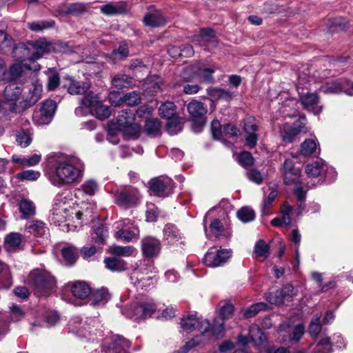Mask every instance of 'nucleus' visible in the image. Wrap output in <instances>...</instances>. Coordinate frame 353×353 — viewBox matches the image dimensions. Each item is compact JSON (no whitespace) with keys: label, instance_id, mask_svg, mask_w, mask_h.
I'll list each match as a JSON object with an SVG mask.
<instances>
[{"label":"nucleus","instance_id":"4468645a","mask_svg":"<svg viewBox=\"0 0 353 353\" xmlns=\"http://www.w3.org/2000/svg\"><path fill=\"white\" fill-rule=\"evenodd\" d=\"M300 87H297L299 95V99L303 108L307 110L318 114L322 111V107L319 105V97L316 93L304 92L299 90Z\"/></svg>","mask_w":353,"mask_h":353},{"label":"nucleus","instance_id":"20e7f679","mask_svg":"<svg viewBox=\"0 0 353 353\" xmlns=\"http://www.w3.org/2000/svg\"><path fill=\"white\" fill-rule=\"evenodd\" d=\"M26 69H30L26 64L13 62L8 67L4 59L0 57V83H8L21 78Z\"/></svg>","mask_w":353,"mask_h":353},{"label":"nucleus","instance_id":"1a4fd4ad","mask_svg":"<svg viewBox=\"0 0 353 353\" xmlns=\"http://www.w3.org/2000/svg\"><path fill=\"white\" fill-rule=\"evenodd\" d=\"M94 322L95 320L91 318L83 321L79 316L74 317L68 322L69 332L81 338H88L91 335V324Z\"/></svg>","mask_w":353,"mask_h":353},{"label":"nucleus","instance_id":"f704fd0d","mask_svg":"<svg viewBox=\"0 0 353 353\" xmlns=\"http://www.w3.org/2000/svg\"><path fill=\"white\" fill-rule=\"evenodd\" d=\"M300 153L304 157L319 154L316 142L312 139H305L301 145Z\"/></svg>","mask_w":353,"mask_h":353},{"label":"nucleus","instance_id":"473e14b6","mask_svg":"<svg viewBox=\"0 0 353 353\" xmlns=\"http://www.w3.org/2000/svg\"><path fill=\"white\" fill-rule=\"evenodd\" d=\"M100 10L105 15H115L124 12L125 6L123 2L110 3L102 6Z\"/></svg>","mask_w":353,"mask_h":353},{"label":"nucleus","instance_id":"774afa93","mask_svg":"<svg viewBox=\"0 0 353 353\" xmlns=\"http://www.w3.org/2000/svg\"><path fill=\"white\" fill-rule=\"evenodd\" d=\"M246 176L250 181L258 185L261 184L264 179L263 174L255 168L249 170L246 172Z\"/></svg>","mask_w":353,"mask_h":353},{"label":"nucleus","instance_id":"79ce46f5","mask_svg":"<svg viewBox=\"0 0 353 353\" xmlns=\"http://www.w3.org/2000/svg\"><path fill=\"white\" fill-rule=\"evenodd\" d=\"M101 101L97 94H95L92 92H88L83 99L81 100V104L83 107L90 108L92 112V110L98 105Z\"/></svg>","mask_w":353,"mask_h":353},{"label":"nucleus","instance_id":"a211bd4d","mask_svg":"<svg viewBox=\"0 0 353 353\" xmlns=\"http://www.w3.org/2000/svg\"><path fill=\"white\" fill-rule=\"evenodd\" d=\"M9 52H11L12 57L15 59L14 62L24 64L23 62L26 60H33L30 41L26 43H19L17 44H14V41H12V47L8 49Z\"/></svg>","mask_w":353,"mask_h":353},{"label":"nucleus","instance_id":"4d7b16f0","mask_svg":"<svg viewBox=\"0 0 353 353\" xmlns=\"http://www.w3.org/2000/svg\"><path fill=\"white\" fill-rule=\"evenodd\" d=\"M194 71L205 82L213 83L214 78L212 77V74L214 73V70L205 68L203 65H199L197 69L194 70Z\"/></svg>","mask_w":353,"mask_h":353},{"label":"nucleus","instance_id":"603ef678","mask_svg":"<svg viewBox=\"0 0 353 353\" xmlns=\"http://www.w3.org/2000/svg\"><path fill=\"white\" fill-rule=\"evenodd\" d=\"M92 113L100 120H104L108 118L111 114L110 109L108 106L103 105L101 101L92 111Z\"/></svg>","mask_w":353,"mask_h":353},{"label":"nucleus","instance_id":"423d86ee","mask_svg":"<svg viewBox=\"0 0 353 353\" xmlns=\"http://www.w3.org/2000/svg\"><path fill=\"white\" fill-rule=\"evenodd\" d=\"M232 251L230 249H217L210 248L205 254L204 263L211 268H216L225 264L232 257Z\"/></svg>","mask_w":353,"mask_h":353},{"label":"nucleus","instance_id":"72a5a7b5","mask_svg":"<svg viewBox=\"0 0 353 353\" xmlns=\"http://www.w3.org/2000/svg\"><path fill=\"white\" fill-rule=\"evenodd\" d=\"M91 292L89 285L82 281H78L74 283L72 287V293L74 296L83 299L90 295Z\"/></svg>","mask_w":353,"mask_h":353},{"label":"nucleus","instance_id":"2f4dec72","mask_svg":"<svg viewBox=\"0 0 353 353\" xmlns=\"http://www.w3.org/2000/svg\"><path fill=\"white\" fill-rule=\"evenodd\" d=\"M27 232L36 236H41L46 234L48 228L46 223L41 221H32L26 227Z\"/></svg>","mask_w":353,"mask_h":353},{"label":"nucleus","instance_id":"a878e982","mask_svg":"<svg viewBox=\"0 0 353 353\" xmlns=\"http://www.w3.org/2000/svg\"><path fill=\"white\" fill-rule=\"evenodd\" d=\"M130 346L131 343L120 335L113 336L108 345L112 353H130Z\"/></svg>","mask_w":353,"mask_h":353},{"label":"nucleus","instance_id":"bb28decb","mask_svg":"<svg viewBox=\"0 0 353 353\" xmlns=\"http://www.w3.org/2000/svg\"><path fill=\"white\" fill-rule=\"evenodd\" d=\"M209 229L211 234L219 240L228 239L232 234L230 228H224L219 219L212 221Z\"/></svg>","mask_w":353,"mask_h":353},{"label":"nucleus","instance_id":"052dcab7","mask_svg":"<svg viewBox=\"0 0 353 353\" xmlns=\"http://www.w3.org/2000/svg\"><path fill=\"white\" fill-rule=\"evenodd\" d=\"M25 316V312L21 307L16 304H12L10 307V317L13 321H19Z\"/></svg>","mask_w":353,"mask_h":353},{"label":"nucleus","instance_id":"69168bd1","mask_svg":"<svg viewBox=\"0 0 353 353\" xmlns=\"http://www.w3.org/2000/svg\"><path fill=\"white\" fill-rule=\"evenodd\" d=\"M129 54V51L126 44H120L119 48L114 50L112 57L114 60H122L125 59Z\"/></svg>","mask_w":353,"mask_h":353},{"label":"nucleus","instance_id":"680f3d73","mask_svg":"<svg viewBox=\"0 0 353 353\" xmlns=\"http://www.w3.org/2000/svg\"><path fill=\"white\" fill-rule=\"evenodd\" d=\"M266 307L267 305L264 303L260 302L253 304L245 311L244 316L245 318H252L259 312L265 310Z\"/></svg>","mask_w":353,"mask_h":353},{"label":"nucleus","instance_id":"aec40b11","mask_svg":"<svg viewBox=\"0 0 353 353\" xmlns=\"http://www.w3.org/2000/svg\"><path fill=\"white\" fill-rule=\"evenodd\" d=\"M294 294V287L290 284H287L275 292L270 293L268 296V300L272 304L280 305L285 301H290Z\"/></svg>","mask_w":353,"mask_h":353},{"label":"nucleus","instance_id":"e2e57ef3","mask_svg":"<svg viewBox=\"0 0 353 353\" xmlns=\"http://www.w3.org/2000/svg\"><path fill=\"white\" fill-rule=\"evenodd\" d=\"M292 208L288 203H284L281 207V216L280 217L282 219L283 222H284L285 225H290L292 222Z\"/></svg>","mask_w":353,"mask_h":353},{"label":"nucleus","instance_id":"f8f14e48","mask_svg":"<svg viewBox=\"0 0 353 353\" xmlns=\"http://www.w3.org/2000/svg\"><path fill=\"white\" fill-rule=\"evenodd\" d=\"M141 250L143 257L149 259L156 258L161 250V241L152 236H145L141 241Z\"/></svg>","mask_w":353,"mask_h":353},{"label":"nucleus","instance_id":"e433bc0d","mask_svg":"<svg viewBox=\"0 0 353 353\" xmlns=\"http://www.w3.org/2000/svg\"><path fill=\"white\" fill-rule=\"evenodd\" d=\"M45 73L47 76V90L48 91L54 90L60 85L59 74L54 69H48Z\"/></svg>","mask_w":353,"mask_h":353},{"label":"nucleus","instance_id":"f257e3e1","mask_svg":"<svg viewBox=\"0 0 353 353\" xmlns=\"http://www.w3.org/2000/svg\"><path fill=\"white\" fill-rule=\"evenodd\" d=\"M47 166L49 181L58 188L79 183L85 170L78 157L63 154L49 157Z\"/></svg>","mask_w":353,"mask_h":353},{"label":"nucleus","instance_id":"9b49d317","mask_svg":"<svg viewBox=\"0 0 353 353\" xmlns=\"http://www.w3.org/2000/svg\"><path fill=\"white\" fill-rule=\"evenodd\" d=\"M149 185L152 194L158 196H168L174 188V183L170 178H154L150 181Z\"/></svg>","mask_w":353,"mask_h":353},{"label":"nucleus","instance_id":"de8ad7c7","mask_svg":"<svg viewBox=\"0 0 353 353\" xmlns=\"http://www.w3.org/2000/svg\"><path fill=\"white\" fill-rule=\"evenodd\" d=\"M107 236V230L102 225L94 228L93 232L91 234V239L93 242L99 245H103Z\"/></svg>","mask_w":353,"mask_h":353},{"label":"nucleus","instance_id":"5701e85b","mask_svg":"<svg viewBox=\"0 0 353 353\" xmlns=\"http://www.w3.org/2000/svg\"><path fill=\"white\" fill-rule=\"evenodd\" d=\"M123 227V228L116 232V237L118 239L130 242L139 236V230L138 227L134 225L130 220H124Z\"/></svg>","mask_w":353,"mask_h":353},{"label":"nucleus","instance_id":"49530a36","mask_svg":"<svg viewBox=\"0 0 353 353\" xmlns=\"http://www.w3.org/2000/svg\"><path fill=\"white\" fill-rule=\"evenodd\" d=\"M159 112L162 117L170 118L176 115V105L171 101L165 102L160 105Z\"/></svg>","mask_w":353,"mask_h":353},{"label":"nucleus","instance_id":"9d476101","mask_svg":"<svg viewBox=\"0 0 353 353\" xmlns=\"http://www.w3.org/2000/svg\"><path fill=\"white\" fill-rule=\"evenodd\" d=\"M43 88L41 84H34L29 92L23 96V100L15 105L13 111L20 112L33 106L41 99Z\"/></svg>","mask_w":353,"mask_h":353},{"label":"nucleus","instance_id":"f3484780","mask_svg":"<svg viewBox=\"0 0 353 353\" xmlns=\"http://www.w3.org/2000/svg\"><path fill=\"white\" fill-rule=\"evenodd\" d=\"M305 117H303L292 125L288 124L284 125L283 131L281 132L283 141L285 143H292L299 133L305 132Z\"/></svg>","mask_w":353,"mask_h":353},{"label":"nucleus","instance_id":"cd10ccee","mask_svg":"<svg viewBox=\"0 0 353 353\" xmlns=\"http://www.w3.org/2000/svg\"><path fill=\"white\" fill-rule=\"evenodd\" d=\"M8 82L3 91V99L8 102L16 101L22 93V87L16 82Z\"/></svg>","mask_w":353,"mask_h":353},{"label":"nucleus","instance_id":"ea45409f","mask_svg":"<svg viewBox=\"0 0 353 353\" xmlns=\"http://www.w3.org/2000/svg\"><path fill=\"white\" fill-rule=\"evenodd\" d=\"M141 102V95L139 92L133 91L124 94L120 98L119 102L117 104L120 105V103H125L129 106H134L139 104Z\"/></svg>","mask_w":353,"mask_h":353},{"label":"nucleus","instance_id":"8fccbe9b","mask_svg":"<svg viewBox=\"0 0 353 353\" xmlns=\"http://www.w3.org/2000/svg\"><path fill=\"white\" fill-rule=\"evenodd\" d=\"M134 248L132 246L114 245L110 248V252L115 256H130L132 254Z\"/></svg>","mask_w":353,"mask_h":353},{"label":"nucleus","instance_id":"0eeeda50","mask_svg":"<svg viewBox=\"0 0 353 353\" xmlns=\"http://www.w3.org/2000/svg\"><path fill=\"white\" fill-rule=\"evenodd\" d=\"M140 200V194L137 188L128 187L118 190L116 193L115 203L124 208L136 206Z\"/></svg>","mask_w":353,"mask_h":353},{"label":"nucleus","instance_id":"5fc2aeb1","mask_svg":"<svg viewBox=\"0 0 353 353\" xmlns=\"http://www.w3.org/2000/svg\"><path fill=\"white\" fill-rule=\"evenodd\" d=\"M145 130L150 136H157L160 133V123L157 119H149L145 121Z\"/></svg>","mask_w":353,"mask_h":353},{"label":"nucleus","instance_id":"39448f33","mask_svg":"<svg viewBox=\"0 0 353 353\" xmlns=\"http://www.w3.org/2000/svg\"><path fill=\"white\" fill-rule=\"evenodd\" d=\"M181 327L186 332H192L197 330L201 332V335H198V341L200 344L203 342L204 334L208 332L210 328V323L208 320L199 319L195 315H189L181 319Z\"/></svg>","mask_w":353,"mask_h":353},{"label":"nucleus","instance_id":"7c9ffc66","mask_svg":"<svg viewBox=\"0 0 353 353\" xmlns=\"http://www.w3.org/2000/svg\"><path fill=\"white\" fill-rule=\"evenodd\" d=\"M104 263L105 267L113 272H121L128 269L127 263L124 260L115 256L105 259Z\"/></svg>","mask_w":353,"mask_h":353},{"label":"nucleus","instance_id":"c9c22d12","mask_svg":"<svg viewBox=\"0 0 353 353\" xmlns=\"http://www.w3.org/2000/svg\"><path fill=\"white\" fill-rule=\"evenodd\" d=\"M249 338L256 346L261 345L265 341V336L257 325H252L249 330Z\"/></svg>","mask_w":353,"mask_h":353},{"label":"nucleus","instance_id":"3c124183","mask_svg":"<svg viewBox=\"0 0 353 353\" xmlns=\"http://www.w3.org/2000/svg\"><path fill=\"white\" fill-rule=\"evenodd\" d=\"M238 218L243 223L252 221L255 219L254 211L249 207H243L237 212Z\"/></svg>","mask_w":353,"mask_h":353},{"label":"nucleus","instance_id":"dca6fc26","mask_svg":"<svg viewBox=\"0 0 353 353\" xmlns=\"http://www.w3.org/2000/svg\"><path fill=\"white\" fill-rule=\"evenodd\" d=\"M30 45L33 60H36L39 59L43 54L50 51L51 49L57 50L62 43H54L52 46V44L48 43L45 39L41 38L35 41H30Z\"/></svg>","mask_w":353,"mask_h":353},{"label":"nucleus","instance_id":"2eb2a0df","mask_svg":"<svg viewBox=\"0 0 353 353\" xmlns=\"http://www.w3.org/2000/svg\"><path fill=\"white\" fill-rule=\"evenodd\" d=\"M143 22L146 26L159 28L167 23V19L161 10H157L154 6L151 5L148 8Z\"/></svg>","mask_w":353,"mask_h":353},{"label":"nucleus","instance_id":"c03bdc74","mask_svg":"<svg viewBox=\"0 0 353 353\" xmlns=\"http://www.w3.org/2000/svg\"><path fill=\"white\" fill-rule=\"evenodd\" d=\"M208 94L214 99H224L228 101L232 97V94L228 90L217 88H209Z\"/></svg>","mask_w":353,"mask_h":353},{"label":"nucleus","instance_id":"b1692460","mask_svg":"<svg viewBox=\"0 0 353 353\" xmlns=\"http://www.w3.org/2000/svg\"><path fill=\"white\" fill-rule=\"evenodd\" d=\"M350 88V82L345 79H340L337 81H331L325 83L322 89L325 93L338 94L340 92H345L347 94H352L347 92Z\"/></svg>","mask_w":353,"mask_h":353},{"label":"nucleus","instance_id":"6e6552de","mask_svg":"<svg viewBox=\"0 0 353 353\" xmlns=\"http://www.w3.org/2000/svg\"><path fill=\"white\" fill-rule=\"evenodd\" d=\"M188 111L194 123V128H201L206 122L207 106L197 100H192L187 105Z\"/></svg>","mask_w":353,"mask_h":353},{"label":"nucleus","instance_id":"412c9836","mask_svg":"<svg viewBox=\"0 0 353 353\" xmlns=\"http://www.w3.org/2000/svg\"><path fill=\"white\" fill-rule=\"evenodd\" d=\"M144 274V272L141 269L134 270L130 275L131 283L137 289L146 290L153 285L157 281L155 276H145Z\"/></svg>","mask_w":353,"mask_h":353},{"label":"nucleus","instance_id":"a19ab883","mask_svg":"<svg viewBox=\"0 0 353 353\" xmlns=\"http://www.w3.org/2000/svg\"><path fill=\"white\" fill-rule=\"evenodd\" d=\"M61 254L65 262L72 265L78 258V250L75 247L68 245L61 250Z\"/></svg>","mask_w":353,"mask_h":353},{"label":"nucleus","instance_id":"f03ea898","mask_svg":"<svg viewBox=\"0 0 353 353\" xmlns=\"http://www.w3.org/2000/svg\"><path fill=\"white\" fill-rule=\"evenodd\" d=\"M28 284L37 296H47L56 286V280L49 272L35 270L28 276Z\"/></svg>","mask_w":353,"mask_h":353},{"label":"nucleus","instance_id":"58836bf2","mask_svg":"<svg viewBox=\"0 0 353 353\" xmlns=\"http://www.w3.org/2000/svg\"><path fill=\"white\" fill-rule=\"evenodd\" d=\"M166 119L168 120L166 126L169 134H174L182 130L183 118L174 115Z\"/></svg>","mask_w":353,"mask_h":353},{"label":"nucleus","instance_id":"c85d7f7f","mask_svg":"<svg viewBox=\"0 0 353 353\" xmlns=\"http://www.w3.org/2000/svg\"><path fill=\"white\" fill-rule=\"evenodd\" d=\"M163 238L169 244H175L181 239V233L178 228L172 224L165 225L163 229Z\"/></svg>","mask_w":353,"mask_h":353},{"label":"nucleus","instance_id":"393cba45","mask_svg":"<svg viewBox=\"0 0 353 353\" xmlns=\"http://www.w3.org/2000/svg\"><path fill=\"white\" fill-rule=\"evenodd\" d=\"M134 116L131 111H122L117 117V123L120 128H131L134 134L139 131V126L134 123Z\"/></svg>","mask_w":353,"mask_h":353},{"label":"nucleus","instance_id":"a18cd8bd","mask_svg":"<svg viewBox=\"0 0 353 353\" xmlns=\"http://www.w3.org/2000/svg\"><path fill=\"white\" fill-rule=\"evenodd\" d=\"M19 210L24 219H27L35 214L34 203L28 199H22L19 203Z\"/></svg>","mask_w":353,"mask_h":353},{"label":"nucleus","instance_id":"37998d69","mask_svg":"<svg viewBox=\"0 0 353 353\" xmlns=\"http://www.w3.org/2000/svg\"><path fill=\"white\" fill-rule=\"evenodd\" d=\"M110 299V294L107 290L100 289L96 290L92 296L91 305L93 306L98 305L101 303L104 304Z\"/></svg>","mask_w":353,"mask_h":353},{"label":"nucleus","instance_id":"7ed1b4c3","mask_svg":"<svg viewBox=\"0 0 353 353\" xmlns=\"http://www.w3.org/2000/svg\"><path fill=\"white\" fill-rule=\"evenodd\" d=\"M89 212L86 209L85 212L78 210L76 208L68 205L65 201L56 199L53 205L51 220L56 225L72 220L74 217L80 221L83 216H86Z\"/></svg>","mask_w":353,"mask_h":353},{"label":"nucleus","instance_id":"338daca9","mask_svg":"<svg viewBox=\"0 0 353 353\" xmlns=\"http://www.w3.org/2000/svg\"><path fill=\"white\" fill-rule=\"evenodd\" d=\"M81 189L88 195H94L98 190L97 183L93 180L90 179L84 182L81 185Z\"/></svg>","mask_w":353,"mask_h":353},{"label":"nucleus","instance_id":"09e8293b","mask_svg":"<svg viewBox=\"0 0 353 353\" xmlns=\"http://www.w3.org/2000/svg\"><path fill=\"white\" fill-rule=\"evenodd\" d=\"M254 252L258 257L267 259L270 255V246L264 240H259L255 244Z\"/></svg>","mask_w":353,"mask_h":353},{"label":"nucleus","instance_id":"6e6d98bb","mask_svg":"<svg viewBox=\"0 0 353 353\" xmlns=\"http://www.w3.org/2000/svg\"><path fill=\"white\" fill-rule=\"evenodd\" d=\"M332 343L328 337L322 338L314 349V353H331Z\"/></svg>","mask_w":353,"mask_h":353},{"label":"nucleus","instance_id":"4c0bfd02","mask_svg":"<svg viewBox=\"0 0 353 353\" xmlns=\"http://www.w3.org/2000/svg\"><path fill=\"white\" fill-rule=\"evenodd\" d=\"M132 83L133 78L125 74H116L112 79V84L119 89L129 88Z\"/></svg>","mask_w":353,"mask_h":353},{"label":"nucleus","instance_id":"c756f323","mask_svg":"<svg viewBox=\"0 0 353 353\" xmlns=\"http://www.w3.org/2000/svg\"><path fill=\"white\" fill-rule=\"evenodd\" d=\"M327 170V165L323 161H314L307 164L305 172L308 177H317L323 175Z\"/></svg>","mask_w":353,"mask_h":353},{"label":"nucleus","instance_id":"4be33fe9","mask_svg":"<svg viewBox=\"0 0 353 353\" xmlns=\"http://www.w3.org/2000/svg\"><path fill=\"white\" fill-rule=\"evenodd\" d=\"M283 179L285 184L300 183L299 178L301 170L294 167V163L292 159H285L283 165Z\"/></svg>","mask_w":353,"mask_h":353},{"label":"nucleus","instance_id":"bf43d9fd","mask_svg":"<svg viewBox=\"0 0 353 353\" xmlns=\"http://www.w3.org/2000/svg\"><path fill=\"white\" fill-rule=\"evenodd\" d=\"M54 25V21H40L29 23L28 28L32 31L39 32L51 28Z\"/></svg>","mask_w":353,"mask_h":353},{"label":"nucleus","instance_id":"6ab92c4d","mask_svg":"<svg viewBox=\"0 0 353 353\" xmlns=\"http://www.w3.org/2000/svg\"><path fill=\"white\" fill-rule=\"evenodd\" d=\"M64 88L70 94H83L90 88V83L88 81H78L73 77L67 76L63 78Z\"/></svg>","mask_w":353,"mask_h":353},{"label":"nucleus","instance_id":"13d9d810","mask_svg":"<svg viewBox=\"0 0 353 353\" xmlns=\"http://www.w3.org/2000/svg\"><path fill=\"white\" fill-rule=\"evenodd\" d=\"M85 10V5L82 3H70L65 6L64 12L68 14H81Z\"/></svg>","mask_w":353,"mask_h":353},{"label":"nucleus","instance_id":"0e129e2a","mask_svg":"<svg viewBox=\"0 0 353 353\" xmlns=\"http://www.w3.org/2000/svg\"><path fill=\"white\" fill-rule=\"evenodd\" d=\"M128 316L136 320L144 318L142 303L132 305L128 310Z\"/></svg>","mask_w":353,"mask_h":353},{"label":"nucleus","instance_id":"864d4df0","mask_svg":"<svg viewBox=\"0 0 353 353\" xmlns=\"http://www.w3.org/2000/svg\"><path fill=\"white\" fill-rule=\"evenodd\" d=\"M13 39L3 30H0V52L8 54L9 48L12 47Z\"/></svg>","mask_w":353,"mask_h":353},{"label":"nucleus","instance_id":"ddd939ff","mask_svg":"<svg viewBox=\"0 0 353 353\" xmlns=\"http://www.w3.org/2000/svg\"><path fill=\"white\" fill-rule=\"evenodd\" d=\"M57 104L53 100H47L43 103L39 112L33 116V121L37 125L47 124L55 112Z\"/></svg>","mask_w":353,"mask_h":353}]
</instances>
